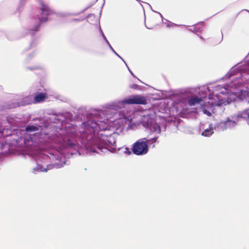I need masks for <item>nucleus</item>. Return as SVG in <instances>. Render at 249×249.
I'll return each mask as SVG.
<instances>
[{
  "instance_id": "nucleus-1",
  "label": "nucleus",
  "mask_w": 249,
  "mask_h": 249,
  "mask_svg": "<svg viewBox=\"0 0 249 249\" xmlns=\"http://www.w3.org/2000/svg\"><path fill=\"white\" fill-rule=\"evenodd\" d=\"M109 125L107 119L104 120H89L83 122L79 128V132L83 137L86 134L91 135L89 138L91 143L101 152H105L108 150V147L116 146V140L112 134H107L106 130H109Z\"/></svg>"
},
{
  "instance_id": "nucleus-2",
  "label": "nucleus",
  "mask_w": 249,
  "mask_h": 249,
  "mask_svg": "<svg viewBox=\"0 0 249 249\" xmlns=\"http://www.w3.org/2000/svg\"><path fill=\"white\" fill-rule=\"evenodd\" d=\"M149 139L146 138L140 139L135 142L132 147V151L136 155H143L147 154L149 150L148 142Z\"/></svg>"
},
{
  "instance_id": "nucleus-3",
  "label": "nucleus",
  "mask_w": 249,
  "mask_h": 249,
  "mask_svg": "<svg viewBox=\"0 0 249 249\" xmlns=\"http://www.w3.org/2000/svg\"><path fill=\"white\" fill-rule=\"evenodd\" d=\"M240 119H244L249 123V112L244 110L237 115L228 118L224 122L225 126L228 128L234 127Z\"/></svg>"
},
{
  "instance_id": "nucleus-4",
  "label": "nucleus",
  "mask_w": 249,
  "mask_h": 249,
  "mask_svg": "<svg viewBox=\"0 0 249 249\" xmlns=\"http://www.w3.org/2000/svg\"><path fill=\"white\" fill-rule=\"evenodd\" d=\"M39 2L41 5V15L42 16H45V17H38V21L39 22V23H41L42 22H45L48 20V18L47 16L49 15H50L53 14L52 10L50 8V7L48 6V5L45 4L42 0H39ZM40 27V24H39L37 26H36L34 31H38Z\"/></svg>"
},
{
  "instance_id": "nucleus-5",
  "label": "nucleus",
  "mask_w": 249,
  "mask_h": 249,
  "mask_svg": "<svg viewBox=\"0 0 249 249\" xmlns=\"http://www.w3.org/2000/svg\"><path fill=\"white\" fill-rule=\"evenodd\" d=\"M123 102L126 104L145 105L147 103V100L145 97L141 95L131 96L124 99Z\"/></svg>"
},
{
  "instance_id": "nucleus-6",
  "label": "nucleus",
  "mask_w": 249,
  "mask_h": 249,
  "mask_svg": "<svg viewBox=\"0 0 249 249\" xmlns=\"http://www.w3.org/2000/svg\"><path fill=\"white\" fill-rule=\"evenodd\" d=\"M47 98V94L46 92L36 93L34 98V103H38L44 102Z\"/></svg>"
},
{
  "instance_id": "nucleus-7",
  "label": "nucleus",
  "mask_w": 249,
  "mask_h": 249,
  "mask_svg": "<svg viewBox=\"0 0 249 249\" xmlns=\"http://www.w3.org/2000/svg\"><path fill=\"white\" fill-rule=\"evenodd\" d=\"M202 101L201 98H199L196 96L191 97L188 100V104L190 106H193L196 105L200 104Z\"/></svg>"
},
{
  "instance_id": "nucleus-8",
  "label": "nucleus",
  "mask_w": 249,
  "mask_h": 249,
  "mask_svg": "<svg viewBox=\"0 0 249 249\" xmlns=\"http://www.w3.org/2000/svg\"><path fill=\"white\" fill-rule=\"evenodd\" d=\"M213 133V129L212 124H211L208 128L206 129L202 133V135L205 137H209Z\"/></svg>"
},
{
  "instance_id": "nucleus-9",
  "label": "nucleus",
  "mask_w": 249,
  "mask_h": 249,
  "mask_svg": "<svg viewBox=\"0 0 249 249\" xmlns=\"http://www.w3.org/2000/svg\"><path fill=\"white\" fill-rule=\"evenodd\" d=\"M38 127H39V125H37V126H35V125H27L25 127V131L27 132H35L38 130Z\"/></svg>"
},
{
  "instance_id": "nucleus-10",
  "label": "nucleus",
  "mask_w": 249,
  "mask_h": 249,
  "mask_svg": "<svg viewBox=\"0 0 249 249\" xmlns=\"http://www.w3.org/2000/svg\"><path fill=\"white\" fill-rule=\"evenodd\" d=\"M126 151H125V153H127L128 155H129L131 154V151L129 150V149L128 148H125Z\"/></svg>"
},
{
  "instance_id": "nucleus-11",
  "label": "nucleus",
  "mask_w": 249,
  "mask_h": 249,
  "mask_svg": "<svg viewBox=\"0 0 249 249\" xmlns=\"http://www.w3.org/2000/svg\"><path fill=\"white\" fill-rule=\"evenodd\" d=\"M150 140V141H153L154 142H156L157 141V137L156 138H153V139H152L151 140Z\"/></svg>"
},
{
  "instance_id": "nucleus-12",
  "label": "nucleus",
  "mask_w": 249,
  "mask_h": 249,
  "mask_svg": "<svg viewBox=\"0 0 249 249\" xmlns=\"http://www.w3.org/2000/svg\"><path fill=\"white\" fill-rule=\"evenodd\" d=\"M204 112L205 114H207L208 116H210V115H211V113H210V112H207L206 110H204Z\"/></svg>"
}]
</instances>
